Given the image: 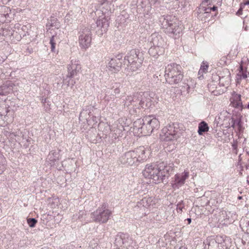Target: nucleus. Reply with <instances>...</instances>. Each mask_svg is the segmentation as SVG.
Segmentation results:
<instances>
[{
    "instance_id": "obj_1",
    "label": "nucleus",
    "mask_w": 249,
    "mask_h": 249,
    "mask_svg": "<svg viewBox=\"0 0 249 249\" xmlns=\"http://www.w3.org/2000/svg\"><path fill=\"white\" fill-rule=\"evenodd\" d=\"M173 164L167 165L166 163L162 162L158 165L155 163L147 164L142 171L145 178L153 180L156 184L166 182L169 177V172L172 170Z\"/></svg>"
},
{
    "instance_id": "obj_2",
    "label": "nucleus",
    "mask_w": 249,
    "mask_h": 249,
    "mask_svg": "<svg viewBox=\"0 0 249 249\" xmlns=\"http://www.w3.org/2000/svg\"><path fill=\"white\" fill-rule=\"evenodd\" d=\"M160 127V122L153 116L144 117L134 122V131L143 135H149Z\"/></svg>"
},
{
    "instance_id": "obj_3",
    "label": "nucleus",
    "mask_w": 249,
    "mask_h": 249,
    "mask_svg": "<svg viewBox=\"0 0 249 249\" xmlns=\"http://www.w3.org/2000/svg\"><path fill=\"white\" fill-rule=\"evenodd\" d=\"M146 159L145 148L144 146H140L122 154L119 158V161L125 166H136Z\"/></svg>"
},
{
    "instance_id": "obj_4",
    "label": "nucleus",
    "mask_w": 249,
    "mask_h": 249,
    "mask_svg": "<svg viewBox=\"0 0 249 249\" xmlns=\"http://www.w3.org/2000/svg\"><path fill=\"white\" fill-rule=\"evenodd\" d=\"M164 76L166 82L170 85L178 84L183 77L181 66L176 63L167 65L165 68Z\"/></svg>"
},
{
    "instance_id": "obj_5",
    "label": "nucleus",
    "mask_w": 249,
    "mask_h": 249,
    "mask_svg": "<svg viewBox=\"0 0 249 249\" xmlns=\"http://www.w3.org/2000/svg\"><path fill=\"white\" fill-rule=\"evenodd\" d=\"M81 71V66L78 60L72 59L68 65V73L63 77V83L68 87L72 88L79 80V74Z\"/></svg>"
},
{
    "instance_id": "obj_6",
    "label": "nucleus",
    "mask_w": 249,
    "mask_h": 249,
    "mask_svg": "<svg viewBox=\"0 0 249 249\" xmlns=\"http://www.w3.org/2000/svg\"><path fill=\"white\" fill-rule=\"evenodd\" d=\"M162 28L165 33L175 36H179L182 32V26L177 18L172 15L163 16L160 19Z\"/></svg>"
},
{
    "instance_id": "obj_7",
    "label": "nucleus",
    "mask_w": 249,
    "mask_h": 249,
    "mask_svg": "<svg viewBox=\"0 0 249 249\" xmlns=\"http://www.w3.org/2000/svg\"><path fill=\"white\" fill-rule=\"evenodd\" d=\"M231 239L226 236L209 237L204 242V249H230Z\"/></svg>"
},
{
    "instance_id": "obj_8",
    "label": "nucleus",
    "mask_w": 249,
    "mask_h": 249,
    "mask_svg": "<svg viewBox=\"0 0 249 249\" xmlns=\"http://www.w3.org/2000/svg\"><path fill=\"white\" fill-rule=\"evenodd\" d=\"M144 60L143 54L138 49H132L124 57L125 64L127 63L128 69L132 72L136 71L142 65Z\"/></svg>"
},
{
    "instance_id": "obj_9",
    "label": "nucleus",
    "mask_w": 249,
    "mask_h": 249,
    "mask_svg": "<svg viewBox=\"0 0 249 249\" xmlns=\"http://www.w3.org/2000/svg\"><path fill=\"white\" fill-rule=\"evenodd\" d=\"M180 129L179 124L173 123L164 127L160 133V139L162 141L168 142L177 140L179 137Z\"/></svg>"
},
{
    "instance_id": "obj_10",
    "label": "nucleus",
    "mask_w": 249,
    "mask_h": 249,
    "mask_svg": "<svg viewBox=\"0 0 249 249\" xmlns=\"http://www.w3.org/2000/svg\"><path fill=\"white\" fill-rule=\"evenodd\" d=\"M111 214L112 211L108 209L107 204L103 203L91 213V218L94 222L103 224L108 221Z\"/></svg>"
},
{
    "instance_id": "obj_11",
    "label": "nucleus",
    "mask_w": 249,
    "mask_h": 249,
    "mask_svg": "<svg viewBox=\"0 0 249 249\" xmlns=\"http://www.w3.org/2000/svg\"><path fill=\"white\" fill-rule=\"evenodd\" d=\"M91 33L88 27H82L79 32V43L82 49H87L90 46Z\"/></svg>"
},
{
    "instance_id": "obj_12",
    "label": "nucleus",
    "mask_w": 249,
    "mask_h": 249,
    "mask_svg": "<svg viewBox=\"0 0 249 249\" xmlns=\"http://www.w3.org/2000/svg\"><path fill=\"white\" fill-rule=\"evenodd\" d=\"M189 172L185 170L181 173L176 174L171 182L172 187L174 189H179L184 184L185 180L189 178Z\"/></svg>"
},
{
    "instance_id": "obj_13",
    "label": "nucleus",
    "mask_w": 249,
    "mask_h": 249,
    "mask_svg": "<svg viewBox=\"0 0 249 249\" xmlns=\"http://www.w3.org/2000/svg\"><path fill=\"white\" fill-rule=\"evenodd\" d=\"M123 55L119 54L110 59L107 65V69L111 73H116L119 71L122 67V58Z\"/></svg>"
},
{
    "instance_id": "obj_14",
    "label": "nucleus",
    "mask_w": 249,
    "mask_h": 249,
    "mask_svg": "<svg viewBox=\"0 0 249 249\" xmlns=\"http://www.w3.org/2000/svg\"><path fill=\"white\" fill-rule=\"evenodd\" d=\"M109 18L107 16L97 20L96 22L97 26L96 32L99 36L103 35L104 33L107 31L109 25Z\"/></svg>"
},
{
    "instance_id": "obj_15",
    "label": "nucleus",
    "mask_w": 249,
    "mask_h": 249,
    "mask_svg": "<svg viewBox=\"0 0 249 249\" xmlns=\"http://www.w3.org/2000/svg\"><path fill=\"white\" fill-rule=\"evenodd\" d=\"M131 241L128 234L120 232L116 236L114 244L117 247H127Z\"/></svg>"
},
{
    "instance_id": "obj_16",
    "label": "nucleus",
    "mask_w": 249,
    "mask_h": 249,
    "mask_svg": "<svg viewBox=\"0 0 249 249\" xmlns=\"http://www.w3.org/2000/svg\"><path fill=\"white\" fill-rule=\"evenodd\" d=\"M149 40L151 46L164 47L165 45L164 39L157 33L152 34L149 38Z\"/></svg>"
},
{
    "instance_id": "obj_17",
    "label": "nucleus",
    "mask_w": 249,
    "mask_h": 249,
    "mask_svg": "<svg viewBox=\"0 0 249 249\" xmlns=\"http://www.w3.org/2000/svg\"><path fill=\"white\" fill-rule=\"evenodd\" d=\"M148 53L149 54L157 58L160 55H162L164 53V47L162 46H151L149 49Z\"/></svg>"
},
{
    "instance_id": "obj_18",
    "label": "nucleus",
    "mask_w": 249,
    "mask_h": 249,
    "mask_svg": "<svg viewBox=\"0 0 249 249\" xmlns=\"http://www.w3.org/2000/svg\"><path fill=\"white\" fill-rule=\"evenodd\" d=\"M139 94L141 100L143 101L142 103H141L142 108L151 107L152 101L150 95L147 92H140Z\"/></svg>"
},
{
    "instance_id": "obj_19",
    "label": "nucleus",
    "mask_w": 249,
    "mask_h": 249,
    "mask_svg": "<svg viewBox=\"0 0 249 249\" xmlns=\"http://www.w3.org/2000/svg\"><path fill=\"white\" fill-rule=\"evenodd\" d=\"M196 83L194 80H193L192 79L184 80L182 83V90L183 91H187L188 93L190 92L191 91L193 90L194 89L195 87Z\"/></svg>"
},
{
    "instance_id": "obj_20",
    "label": "nucleus",
    "mask_w": 249,
    "mask_h": 249,
    "mask_svg": "<svg viewBox=\"0 0 249 249\" xmlns=\"http://www.w3.org/2000/svg\"><path fill=\"white\" fill-rule=\"evenodd\" d=\"M124 130V126L120 123L116 124V126L112 128V137L115 139L122 137L123 135V131Z\"/></svg>"
},
{
    "instance_id": "obj_21",
    "label": "nucleus",
    "mask_w": 249,
    "mask_h": 249,
    "mask_svg": "<svg viewBox=\"0 0 249 249\" xmlns=\"http://www.w3.org/2000/svg\"><path fill=\"white\" fill-rule=\"evenodd\" d=\"M152 200V197H145L137 202L136 207L139 208L141 209L148 208L151 205Z\"/></svg>"
},
{
    "instance_id": "obj_22",
    "label": "nucleus",
    "mask_w": 249,
    "mask_h": 249,
    "mask_svg": "<svg viewBox=\"0 0 249 249\" xmlns=\"http://www.w3.org/2000/svg\"><path fill=\"white\" fill-rule=\"evenodd\" d=\"M111 3L107 0L101 4L100 10L103 14L108 15L111 13Z\"/></svg>"
},
{
    "instance_id": "obj_23",
    "label": "nucleus",
    "mask_w": 249,
    "mask_h": 249,
    "mask_svg": "<svg viewBox=\"0 0 249 249\" xmlns=\"http://www.w3.org/2000/svg\"><path fill=\"white\" fill-rule=\"evenodd\" d=\"M209 127L206 122L204 121L198 124L197 133L199 135H202L204 133L209 131Z\"/></svg>"
},
{
    "instance_id": "obj_24",
    "label": "nucleus",
    "mask_w": 249,
    "mask_h": 249,
    "mask_svg": "<svg viewBox=\"0 0 249 249\" xmlns=\"http://www.w3.org/2000/svg\"><path fill=\"white\" fill-rule=\"evenodd\" d=\"M59 159V153L58 152L54 151H51L48 156L47 159L51 161L50 164H54V162L58 160Z\"/></svg>"
},
{
    "instance_id": "obj_25",
    "label": "nucleus",
    "mask_w": 249,
    "mask_h": 249,
    "mask_svg": "<svg viewBox=\"0 0 249 249\" xmlns=\"http://www.w3.org/2000/svg\"><path fill=\"white\" fill-rule=\"evenodd\" d=\"M142 102L143 101L140 99V94L137 93L136 95L133 96L132 107L134 108H142L141 103H142Z\"/></svg>"
},
{
    "instance_id": "obj_26",
    "label": "nucleus",
    "mask_w": 249,
    "mask_h": 249,
    "mask_svg": "<svg viewBox=\"0 0 249 249\" xmlns=\"http://www.w3.org/2000/svg\"><path fill=\"white\" fill-rule=\"evenodd\" d=\"M12 90V87L3 84L0 87V95H4L9 93Z\"/></svg>"
},
{
    "instance_id": "obj_27",
    "label": "nucleus",
    "mask_w": 249,
    "mask_h": 249,
    "mask_svg": "<svg viewBox=\"0 0 249 249\" xmlns=\"http://www.w3.org/2000/svg\"><path fill=\"white\" fill-rule=\"evenodd\" d=\"M6 160L0 151V175L2 174L6 169Z\"/></svg>"
},
{
    "instance_id": "obj_28",
    "label": "nucleus",
    "mask_w": 249,
    "mask_h": 249,
    "mask_svg": "<svg viewBox=\"0 0 249 249\" xmlns=\"http://www.w3.org/2000/svg\"><path fill=\"white\" fill-rule=\"evenodd\" d=\"M222 214L223 215H225V216H224L225 219L229 220L230 222L234 221L236 216L235 213H232L230 211H223L222 212Z\"/></svg>"
},
{
    "instance_id": "obj_29",
    "label": "nucleus",
    "mask_w": 249,
    "mask_h": 249,
    "mask_svg": "<svg viewBox=\"0 0 249 249\" xmlns=\"http://www.w3.org/2000/svg\"><path fill=\"white\" fill-rule=\"evenodd\" d=\"M46 27H48L49 29L52 27H54L58 29L60 27V23L56 18L51 19L46 24Z\"/></svg>"
},
{
    "instance_id": "obj_30",
    "label": "nucleus",
    "mask_w": 249,
    "mask_h": 249,
    "mask_svg": "<svg viewBox=\"0 0 249 249\" xmlns=\"http://www.w3.org/2000/svg\"><path fill=\"white\" fill-rule=\"evenodd\" d=\"M121 86L120 83H115L112 84V86L111 87V89H114V92L113 95L116 96L118 95L120 92V87Z\"/></svg>"
},
{
    "instance_id": "obj_31",
    "label": "nucleus",
    "mask_w": 249,
    "mask_h": 249,
    "mask_svg": "<svg viewBox=\"0 0 249 249\" xmlns=\"http://www.w3.org/2000/svg\"><path fill=\"white\" fill-rule=\"evenodd\" d=\"M57 41V37L56 36L53 35L50 40V44H51V51L53 52H55V45L56 42Z\"/></svg>"
},
{
    "instance_id": "obj_32",
    "label": "nucleus",
    "mask_w": 249,
    "mask_h": 249,
    "mask_svg": "<svg viewBox=\"0 0 249 249\" xmlns=\"http://www.w3.org/2000/svg\"><path fill=\"white\" fill-rule=\"evenodd\" d=\"M133 96H127L124 101V107L128 108H131L132 106V102Z\"/></svg>"
},
{
    "instance_id": "obj_33",
    "label": "nucleus",
    "mask_w": 249,
    "mask_h": 249,
    "mask_svg": "<svg viewBox=\"0 0 249 249\" xmlns=\"http://www.w3.org/2000/svg\"><path fill=\"white\" fill-rule=\"evenodd\" d=\"M209 7H206L202 4H200L199 7L198 8L197 12L201 13L204 12L205 13H209Z\"/></svg>"
},
{
    "instance_id": "obj_34",
    "label": "nucleus",
    "mask_w": 249,
    "mask_h": 249,
    "mask_svg": "<svg viewBox=\"0 0 249 249\" xmlns=\"http://www.w3.org/2000/svg\"><path fill=\"white\" fill-rule=\"evenodd\" d=\"M27 223L30 227L34 228L37 223V220L35 218H29L27 220Z\"/></svg>"
},
{
    "instance_id": "obj_35",
    "label": "nucleus",
    "mask_w": 249,
    "mask_h": 249,
    "mask_svg": "<svg viewBox=\"0 0 249 249\" xmlns=\"http://www.w3.org/2000/svg\"><path fill=\"white\" fill-rule=\"evenodd\" d=\"M236 125L237 126L238 131H239V132L240 133H243L244 131V127L243 126L242 122H241V123H240L239 124H238Z\"/></svg>"
},
{
    "instance_id": "obj_36",
    "label": "nucleus",
    "mask_w": 249,
    "mask_h": 249,
    "mask_svg": "<svg viewBox=\"0 0 249 249\" xmlns=\"http://www.w3.org/2000/svg\"><path fill=\"white\" fill-rule=\"evenodd\" d=\"M236 100H237V103H236V106L238 107L240 106H241L242 105V102H241V97L240 95H237L236 97Z\"/></svg>"
},
{
    "instance_id": "obj_37",
    "label": "nucleus",
    "mask_w": 249,
    "mask_h": 249,
    "mask_svg": "<svg viewBox=\"0 0 249 249\" xmlns=\"http://www.w3.org/2000/svg\"><path fill=\"white\" fill-rule=\"evenodd\" d=\"M4 134L6 136H11V135H13L14 136H16V134L14 132H11L10 131L4 130L3 131Z\"/></svg>"
},
{
    "instance_id": "obj_38",
    "label": "nucleus",
    "mask_w": 249,
    "mask_h": 249,
    "mask_svg": "<svg viewBox=\"0 0 249 249\" xmlns=\"http://www.w3.org/2000/svg\"><path fill=\"white\" fill-rule=\"evenodd\" d=\"M208 68V65L207 64L201 66L200 67V69L199 70V72H200L201 71L205 72V71H207Z\"/></svg>"
},
{
    "instance_id": "obj_39",
    "label": "nucleus",
    "mask_w": 249,
    "mask_h": 249,
    "mask_svg": "<svg viewBox=\"0 0 249 249\" xmlns=\"http://www.w3.org/2000/svg\"><path fill=\"white\" fill-rule=\"evenodd\" d=\"M212 2V0H204L202 1L201 4L206 6H208L211 5Z\"/></svg>"
},
{
    "instance_id": "obj_40",
    "label": "nucleus",
    "mask_w": 249,
    "mask_h": 249,
    "mask_svg": "<svg viewBox=\"0 0 249 249\" xmlns=\"http://www.w3.org/2000/svg\"><path fill=\"white\" fill-rule=\"evenodd\" d=\"M217 10V7L216 6H213V7H209V13H211L212 11H215Z\"/></svg>"
},
{
    "instance_id": "obj_41",
    "label": "nucleus",
    "mask_w": 249,
    "mask_h": 249,
    "mask_svg": "<svg viewBox=\"0 0 249 249\" xmlns=\"http://www.w3.org/2000/svg\"><path fill=\"white\" fill-rule=\"evenodd\" d=\"M243 14V10L241 9V8H240L238 9V10L237 11L236 15L238 16H240Z\"/></svg>"
},
{
    "instance_id": "obj_42",
    "label": "nucleus",
    "mask_w": 249,
    "mask_h": 249,
    "mask_svg": "<svg viewBox=\"0 0 249 249\" xmlns=\"http://www.w3.org/2000/svg\"><path fill=\"white\" fill-rule=\"evenodd\" d=\"M234 121L235 123V124L237 125L238 124H239L240 123H241L242 122V120H241V118H239L236 119H234Z\"/></svg>"
},
{
    "instance_id": "obj_43",
    "label": "nucleus",
    "mask_w": 249,
    "mask_h": 249,
    "mask_svg": "<svg viewBox=\"0 0 249 249\" xmlns=\"http://www.w3.org/2000/svg\"><path fill=\"white\" fill-rule=\"evenodd\" d=\"M231 127L234 128H235V121H234V119L233 118H231Z\"/></svg>"
},
{
    "instance_id": "obj_44",
    "label": "nucleus",
    "mask_w": 249,
    "mask_h": 249,
    "mask_svg": "<svg viewBox=\"0 0 249 249\" xmlns=\"http://www.w3.org/2000/svg\"><path fill=\"white\" fill-rule=\"evenodd\" d=\"M242 76L243 78H244V79H246V78H247L248 75L247 74V71H246V72L243 71V72H242Z\"/></svg>"
},
{
    "instance_id": "obj_45",
    "label": "nucleus",
    "mask_w": 249,
    "mask_h": 249,
    "mask_svg": "<svg viewBox=\"0 0 249 249\" xmlns=\"http://www.w3.org/2000/svg\"><path fill=\"white\" fill-rule=\"evenodd\" d=\"M152 2H153V4H160V0H152Z\"/></svg>"
},
{
    "instance_id": "obj_46",
    "label": "nucleus",
    "mask_w": 249,
    "mask_h": 249,
    "mask_svg": "<svg viewBox=\"0 0 249 249\" xmlns=\"http://www.w3.org/2000/svg\"><path fill=\"white\" fill-rule=\"evenodd\" d=\"M245 6L244 5L243 3H241L240 4V8H241V9L243 10V9L245 8Z\"/></svg>"
},
{
    "instance_id": "obj_47",
    "label": "nucleus",
    "mask_w": 249,
    "mask_h": 249,
    "mask_svg": "<svg viewBox=\"0 0 249 249\" xmlns=\"http://www.w3.org/2000/svg\"><path fill=\"white\" fill-rule=\"evenodd\" d=\"M186 220L187 221L188 224H190L191 223V221H192V219H191V218H187L186 219Z\"/></svg>"
},
{
    "instance_id": "obj_48",
    "label": "nucleus",
    "mask_w": 249,
    "mask_h": 249,
    "mask_svg": "<svg viewBox=\"0 0 249 249\" xmlns=\"http://www.w3.org/2000/svg\"><path fill=\"white\" fill-rule=\"evenodd\" d=\"M245 6L246 5H249V0L245 2H243Z\"/></svg>"
},
{
    "instance_id": "obj_49",
    "label": "nucleus",
    "mask_w": 249,
    "mask_h": 249,
    "mask_svg": "<svg viewBox=\"0 0 249 249\" xmlns=\"http://www.w3.org/2000/svg\"><path fill=\"white\" fill-rule=\"evenodd\" d=\"M243 67L242 66H240V72H243Z\"/></svg>"
},
{
    "instance_id": "obj_50",
    "label": "nucleus",
    "mask_w": 249,
    "mask_h": 249,
    "mask_svg": "<svg viewBox=\"0 0 249 249\" xmlns=\"http://www.w3.org/2000/svg\"><path fill=\"white\" fill-rule=\"evenodd\" d=\"M84 213V212H82V214H80V213H79V215H78V218L79 219H80L81 218V216Z\"/></svg>"
},
{
    "instance_id": "obj_51",
    "label": "nucleus",
    "mask_w": 249,
    "mask_h": 249,
    "mask_svg": "<svg viewBox=\"0 0 249 249\" xmlns=\"http://www.w3.org/2000/svg\"><path fill=\"white\" fill-rule=\"evenodd\" d=\"M2 115L0 111V120L2 119Z\"/></svg>"
},
{
    "instance_id": "obj_52",
    "label": "nucleus",
    "mask_w": 249,
    "mask_h": 249,
    "mask_svg": "<svg viewBox=\"0 0 249 249\" xmlns=\"http://www.w3.org/2000/svg\"><path fill=\"white\" fill-rule=\"evenodd\" d=\"M178 209L180 211H182V208L180 207H178Z\"/></svg>"
},
{
    "instance_id": "obj_53",
    "label": "nucleus",
    "mask_w": 249,
    "mask_h": 249,
    "mask_svg": "<svg viewBox=\"0 0 249 249\" xmlns=\"http://www.w3.org/2000/svg\"><path fill=\"white\" fill-rule=\"evenodd\" d=\"M242 196H239L238 197V199H241L242 198Z\"/></svg>"
},
{
    "instance_id": "obj_54",
    "label": "nucleus",
    "mask_w": 249,
    "mask_h": 249,
    "mask_svg": "<svg viewBox=\"0 0 249 249\" xmlns=\"http://www.w3.org/2000/svg\"><path fill=\"white\" fill-rule=\"evenodd\" d=\"M222 0H218V2H220V3H221L222 2Z\"/></svg>"
},
{
    "instance_id": "obj_55",
    "label": "nucleus",
    "mask_w": 249,
    "mask_h": 249,
    "mask_svg": "<svg viewBox=\"0 0 249 249\" xmlns=\"http://www.w3.org/2000/svg\"><path fill=\"white\" fill-rule=\"evenodd\" d=\"M82 113V112H81V113H80V116H79V118H80V117H81Z\"/></svg>"
},
{
    "instance_id": "obj_56",
    "label": "nucleus",
    "mask_w": 249,
    "mask_h": 249,
    "mask_svg": "<svg viewBox=\"0 0 249 249\" xmlns=\"http://www.w3.org/2000/svg\"><path fill=\"white\" fill-rule=\"evenodd\" d=\"M247 183L248 184V185H249V180H247Z\"/></svg>"
},
{
    "instance_id": "obj_57",
    "label": "nucleus",
    "mask_w": 249,
    "mask_h": 249,
    "mask_svg": "<svg viewBox=\"0 0 249 249\" xmlns=\"http://www.w3.org/2000/svg\"><path fill=\"white\" fill-rule=\"evenodd\" d=\"M240 0H236V1L238 2V1H239Z\"/></svg>"
}]
</instances>
